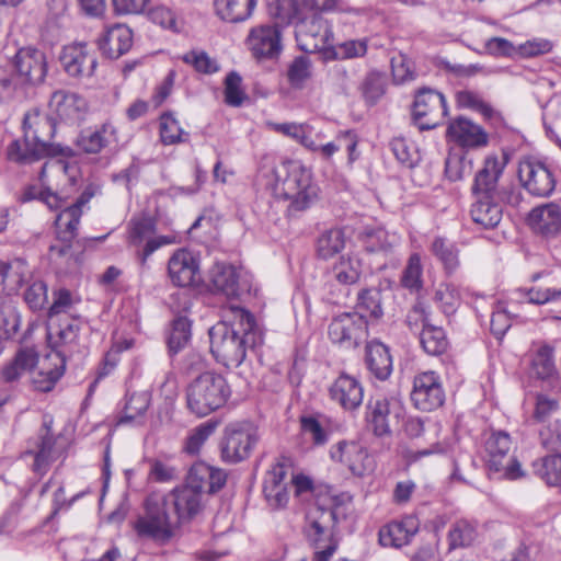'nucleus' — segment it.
Masks as SVG:
<instances>
[{
  "instance_id": "1",
  "label": "nucleus",
  "mask_w": 561,
  "mask_h": 561,
  "mask_svg": "<svg viewBox=\"0 0 561 561\" xmlns=\"http://www.w3.org/2000/svg\"><path fill=\"white\" fill-rule=\"evenodd\" d=\"M65 160H48L39 172V181L44 188L41 191V201L53 210H60L55 219L56 234L64 245H50L49 251L58 256L68 253L71 242L78 236V227L84 208L95 194V187L89 185L76 201L70 202L73 188V174Z\"/></svg>"
},
{
  "instance_id": "2",
  "label": "nucleus",
  "mask_w": 561,
  "mask_h": 561,
  "mask_svg": "<svg viewBox=\"0 0 561 561\" xmlns=\"http://www.w3.org/2000/svg\"><path fill=\"white\" fill-rule=\"evenodd\" d=\"M222 318L209 330L210 351L217 362L237 368L245 359L248 348L263 342V332L254 316L239 306L225 308Z\"/></svg>"
},
{
  "instance_id": "3",
  "label": "nucleus",
  "mask_w": 561,
  "mask_h": 561,
  "mask_svg": "<svg viewBox=\"0 0 561 561\" xmlns=\"http://www.w3.org/2000/svg\"><path fill=\"white\" fill-rule=\"evenodd\" d=\"M23 140H14L8 147L11 161L28 164L47 157H71L73 151L68 146L51 142L55 122L48 115L33 111L24 116Z\"/></svg>"
},
{
  "instance_id": "4",
  "label": "nucleus",
  "mask_w": 561,
  "mask_h": 561,
  "mask_svg": "<svg viewBox=\"0 0 561 561\" xmlns=\"http://www.w3.org/2000/svg\"><path fill=\"white\" fill-rule=\"evenodd\" d=\"M274 195L288 201L287 211L290 216L309 208L318 197V188L312 184L311 172L296 160L282 162L274 169Z\"/></svg>"
},
{
  "instance_id": "5",
  "label": "nucleus",
  "mask_w": 561,
  "mask_h": 561,
  "mask_svg": "<svg viewBox=\"0 0 561 561\" xmlns=\"http://www.w3.org/2000/svg\"><path fill=\"white\" fill-rule=\"evenodd\" d=\"M351 497L345 494H332L331 492L319 493L313 508L307 515L308 525L305 534L308 542L314 549H322L336 542L333 538L335 525L346 517V504Z\"/></svg>"
},
{
  "instance_id": "6",
  "label": "nucleus",
  "mask_w": 561,
  "mask_h": 561,
  "mask_svg": "<svg viewBox=\"0 0 561 561\" xmlns=\"http://www.w3.org/2000/svg\"><path fill=\"white\" fill-rule=\"evenodd\" d=\"M186 407L198 417L222 408L231 396L227 379L215 371H205L186 387Z\"/></svg>"
},
{
  "instance_id": "7",
  "label": "nucleus",
  "mask_w": 561,
  "mask_h": 561,
  "mask_svg": "<svg viewBox=\"0 0 561 561\" xmlns=\"http://www.w3.org/2000/svg\"><path fill=\"white\" fill-rule=\"evenodd\" d=\"M179 527L176 517L172 515L165 500L152 493L144 503V513L133 523V528L140 539L164 545L175 535Z\"/></svg>"
},
{
  "instance_id": "8",
  "label": "nucleus",
  "mask_w": 561,
  "mask_h": 561,
  "mask_svg": "<svg viewBox=\"0 0 561 561\" xmlns=\"http://www.w3.org/2000/svg\"><path fill=\"white\" fill-rule=\"evenodd\" d=\"M298 47L306 53L328 50L332 46L333 32L329 22L317 13L298 20L295 24Z\"/></svg>"
},
{
  "instance_id": "9",
  "label": "nucleus",
  "mask_w": 561,
  "mask_h": 561,
  "mask_svg": "<svg viewBox=\"0 0 561 561\" xmlns=\"http://www.w3.org/2000/svg\"><path fill=\"white\" fill-rule=\"evenodd\" d=\"M366 410V421L376 436L390 435L405 414L402 401L393 397L371 398Z\"/></svg>"
},
{
  "instance_id": "10",
  "label": "nucleus",
  "mask_w": 561,
  "mask_h": 561,
  "mask_svg": "<svg viewBox=\"0 0 561 561\" xmlns=\"http://www.w3.org/2000/svg\"><path fill=\"white\" fill-rule=\"evenodd\" d=\"M512 440L505 432H494L485 442V450L489 456V469L499 473V477L516 480L524 476L520 463L510 456Z\"/></svg>"
},
{
  "instance_id": "11",
  "label": "nucleus",
  "mask_w": 561,
  "mask_h": 561,
  "mask_svg": "<svg viewBox=\"0 0 561 561\" xmlns=\"http://www.w3.org/2000/svg\"><path fill=\"white\" fill-rule=\"evenodd\" d=\"M259 432L251 423H236L227 426L221 447L225 461L236 463L247 459L259 442Z\"/></svg>"
},
{
  "instance_id": "12",
  "label": "nucleus",
  "mask_w": 561,
  "mask_h": 561,
  "mask_svg": "<svg viewBox=\"0 0 561 561\" xmlns=\"http://www.w3.org/2000/svg\"><path fill=\"white\" fill-rule=\"evenodd\" d=\"M328 333L335 344L347 348L357 347L368 335V322L357 311L343 312L332 319Z\"/></svg>"
},
{
  "instance_id": "13",
  "label": "nucleus",
  "mask_w": 561,
  "mask_h": 561,
  "mask_svg": "<svg viewBox=\"0 0 561 561\" xmlns=\"http://www.w3.org/2000/svg\"><path fill=\"white\" fill-rule=\"evenodd\" d=\"M413 119L420 129H433L447 115L445 96L432 89H421L413 103Z\"/></svg>"
},
{
  "instance_id": "14",
  "label": "nucleus",
  "mask_w": 561,
  "mask_h": 561,
  "mask_svg": "<svg viewBox=\"0 0 561 561\" xmlns=\"http://www.w3.org/2000/svg\"><path fill=\"white\" fill-rule=\"evenodd\" d=\"M508 162L505 153L501 156L489 154L483 161L482 168L476 173L471 192L473 196L500 197L502 195L499 180Z\"/></svg>"
},
{
  "instance_id": "15",
  "label": "nucleus",
  "mask_w": 561,
  "mask_h": 561,
  "mask_svg": "<svg viewBox=\"0 0 561 561\" xmlns=\"http://www.w3.org/2000/svg\"><path fill=\"white\" fill-rule=\"evenodd\" d=\"M413 405L421 411L438 409L445 401V392L439 376L434 371H424L414 377L411 391Z\"/></svg>"
},
{
  "instance_id": "16",
  "label": "nucleus",
  "mask_w": 561,
  "mask_h": 561,
  "mask_svg": "<svg viewBox=\"0 0 561 561\" xmlns=\"http://www.w3.org/2000/svg\"><path fill=\"white\" fill-rule=\"evenodd\" d=\"M518 178L522 185L534 196L546 197L554 190V178L541 161L524 159L519 162Z\"/></svg>"
},
{
  "instance_id": "17",
  "label": "nucleus",
  "mask_w": 561,
  "mask_h": 561,
  "mask_svg": "<svg viewBox=\"0 0 561 561\" xmlns=\"http://www.w3.org/2000/svg\"><path fill=\"white\" fill-rule=\"evenodd\" d=\"M12 66L21 83L39 84L47 73L46 55L34 47L20 48L12 59Z\"/></svg>"
},
{
  "instance_id": "18",
  "label": "nucleus",
  "mask_w": 561,
  "mask_h": 561,
  "mask_svg": "<svg viewBox=\"0 0 561 561\" xmlns=\"http://www.w3.org/2000/svg\"><path fill=\"white\" fill-rule=\"evenodd\" d=\"M446 136L449 141L467 150L480 149L489 144V134L485 129L465 116L449 121Z\"/></svg>"
},
{
  "instance_id": "19",
  "label": "nucleus",
  "mask_w": 561,
  "mask_h": 561,
  "mask_svg": "<svg viewBox=\"0 0 561 561\" xmlns=\"http://www.w3.org/2000/svg\"><path fill=\"white\" fill-rule=\"evenodd\" d=\"M60 62L65 71L75 78H90L98 66L95 54L85 43H73L64 47Z\"/></svg>"
},
{
  "instance_id": "20",
  "label": "nucleus",
  "mask_w": 561,
  "mask_h": 561,
  "mask_svg": "<svg viewBox=\"0 0 561 561\" xmlns=\"http://www.w3.org/2000/svg\"><path fill=\"white\" fill-rule=\"evenodd\" d=\"M169 506L172 515L176 517V523L191 519L202 510L201 492L190 484L175 488L170 493L162 495Z\"/></svg>"
},
{
  "instance_id": "21",
  "label": "nucleus",
  "mask_w": 561,
  "mask_h": 561,
  "mask_svg": "<svg viewBox=\"0 0 561 561\" xmlns=\"http://www.w3.org/2000/svg\"><path fill=\"white\" fill-rule=\"evenodd\" d=\"M156 230L154 220L150 217H137L133 218L129 222V241L130 243L138 245L146 241V245L142 251V262L150 256L156 250L162 245L171 244L175 241L172 236H160L151 238Z\"/></svg>"
},
{
  "instance_id": "22",
  "label": "nucleus",
  "mask_w": 561,
  "mask_h": 561,
  "mask_svg": "<svg viewBox=\"0 0 561 561\" xmlns=\"http://www.w3.org/2000/svg\"><path fill=\"white\" fill-rule=\"evenodd\" d=\"M168 273L171 282L180 287L193 286L201 282L198 261L185 249L175 251L170 257Z\"/></svg>"
},
{
  "instance_id": "23",
  "label": "nucleus",
  "mask_w": 561,
  "mask_h": 561,
  "mask_svg": "<svg viewBox=\"0 0 561 561\" xmlns=\"http://www.w3.org/2000/svg\"><path fill=\"white\" fill-rule=\"evenodd\" d=\"M38 367L32 371V383L42 392L50 391L65 371V353L54 351L37 362Z\"/></svg>"
},
{
  "instance_id": "24",
  "label": "nucleus",
  "mask_w": 561,
  "mask_h": 561,
  "mask_svg": "<svg viewBox=\"0 0 561 561\" xmlns=\"http://www.w3.org/2000/svg\"><path fill=\"white\" fill-rule=\"evenodd\" d=\"M248 44L256 58H274L282 51L280 30L277 24L253 27Z\"/></svg>"
},
{
  "instance_id": "25",
  "label": "nucleus",
  "mask_w": 561,
  "mask_h": 561,
  "mask_svg": "<svg viewBox=\"0 0 561 561\" xmlns=\"http://www.w3.org/2000/svg\"><path fill=\"white\" fill-rule=\"evenodd\" d=\"M133 37V31L126 24L116 23L106 27L96 43L105 57L117 59L130 49Z\"/></svg>"
},
{
  "instance_id": "26",
  "label": "nucleus",
  "mask_w": 561,
  "mask_h": 561,
  "mask_svg": "<svg viewBox=\"0 0 561 561\" xmlns=\"http://www.w3.org/2000/svg\"><path fill=\"white\" fill-rule=\"evenodd\" d=\"M329 394L344 410L354 411L363 402L364 389L355 377L343 373L330 386Z\"/></svg>"
},
{
  "instance_id": "27",
  "label": "nucleus",
  "mask_w": 561,
  "mask_h": 561,
  "mask_svg": "<svg viewBox=\"0 0 561 561\" xmlns=\"http://www.w3.org/2000/svg\"><path fill=\"white\" fill-rule=\"evenodd\" d=\"M227 482V473L207 465L206 462H195L187 474L186 483L201 492L214 494L221 490Z\"/></svg>"
},
{
  "instance_id": "28",
  "label": "nucleus",
  "mask_w": 561,
  "mask_h": 561,
  "mask_svg": "<svg viewBox=\"0 0 561 561\" xmlns=\"http://www.w3.org/2000/svg\"><path fill=\"white\" fill-rule=\"evenodd\" d=\"M331 457L347 466L356 476H363L373 469V460L367 450L355 442L339 443L336 449L331 451Z\"/></svg>"
},
{
  "instance_id": "29",
  "label": "nucleus",
  "mask_w": 561,
  "mask_h": 561,
  "mask_svg": "<svg viewBox=\"0 0 561 561\" xmlns=\"http://www.w3.org/2000/svg\"><path fill=\"white\" fill-rule=\"evenodd\" d=\"M87 101L79 94L66 90L55 91L49 100V108L64 121H77L87 110Z\"/></svg>"
},
{
  "instance_id": "30",
  "label": "nucleus",
  "mask_w": 561,
  "mask_h": 561,
  "mask_svg": "<svg viewBox=\"0 0 561 561\" xmlns=\"http://www.w3.org/2000/svg\"><path fill=\"white\" fill-rule=\"evenodd\" d=\"M419 530V520L413 516L400 522H392L379 530V542L383 547H402L408 545Z\"/></svg>"
},
{
  "instance_id": "31",
  "label": "nucleus",
  "mask_w": 561,
  "mask_h": 561,
  "mask_svg": "<svg viewBox=\"0 0 561 561\" xmlns=\"http://www.w3.org/2000/svg\"><path fill=\"white\" fill-rule=\"evenodd\" d=\"M528 224L536 232L556 236L561 231V208L556 204L536 207L528 215Z\"/></svg>"
},
{
  "instance_id": "32",
  "label": "nucleus",
  "mask_w": 561,
  "mask_h": 561,
  "mask_svg": "<svg viewBox=\"0 0 561 561\" xmlns=\"http://www.w3.org/2000/svg\"><path fill=\"white\" fill-rule=\"evenodd\" d=\"M501 201L502 195L489 198L474 196V203L470 209L472 220L485 229L496 227L503 215Z\"/></svg>"
},
{
  "instance_id": "33",
  "label": "nucleus",
  "mask_w": 561,
  "mask_h": 561,
  "mask_svg": "<svg viewBox=\"0 0 561 561\" xmlns=\"http://www.w3.org/2000/svg\"><path fill=\"white\" fill-rule=\"evenodd\" d=\"M0 276L9 293H18L26 283L32 280L33 273L23 259H13L0 263Z\"/></svg>"
},
{
  "instance_id": "34",
  "label": "nucleus",
  "mask_w": 561,
  "mask_h": 561,
  "mask_svg": "<svg viewBox=\"0 0 561 561\" xmlns=\"http://www.w3.org/2000/svg\"><path fill=\"white\" fill-rule=\"evenodd\" d=\"M209 278L214 288L229 298H236L241 293L240 271L232 265L215 264L209 272Z\"/></svg>"
},
{
  "instance_id": "35",
  "label": "nucleus",
  "mask_w": 561,
  "mask_h": 561,
  "mask_svg": "<svg viewBox=\"0 0 561 561\" xmlns=\"http://www.w3.org/2000/svg\"><path fill=\"white\" fill-rule=\"evenodd\" d=\"M365 363L369 371L379 380H386L392 371V357L389 348L379 341L367 343Z\"/></svg>"
},
{
  "instance_id": "36",
  "label": "nucleus",
  "mask_w": 561,
  "mask_h": 561,
  "mask_svg": "<svg viewBox=\"0 0 561 561\" xmlns=\"http://www.w3.org/2000/svg\"><path fill=\"white\" fill-rule=\"evenodd\" d=\"M256 4L255 0H215L216 14L225 22L239 23L248 20Z\"/></svg>"
},
{
  "instance_id": "37",
  "label": "nucleus",
  "mask_w": 561,
  "mask_h": 561,
  "mask_svg": "<svg viewBox=\"0 0 561 561\" xmlns=\"http://www.w3.org/2000/svg\"><path fill=\"white\" fill-rule=\"evenodd\" d=\"M115 139L116 129L110 122H106L95 130L82 133L78 145L87 153H99Z\"/></svg>"
},
{
  "instance_id": "38",
  "label": "nucleus",
  "mask_w": 561,
  "mask_h": 561,
  "mask_svg": "<svg viewBox=\"0 0 561 561\" xmlns=\"http://www.w3.org/2000/svg\"><path fill=\"white\" fill-rule=\"evenodd\" d=\"M37 362L38 356L33 348H22L16 353L14 359L3 367L2 376L5 381H14L25 371L33 369Z\"/></svg>"
},
{
  "instance_id": "39",
  "label": "nucleus",
  "mask_w": 561,
  "mask_h": 561,
  "mask_svg": "<svg viewBox=\"0 0 561 561\" xmlns=\"http://www.w3.org/2000/svg\"><path fill=\"white\" fill-rule=\"evenodd\" d=\"M332 277L342 285L355 284L362 273L360 260L355 255H343L332 267Z\"/></svg>"
},
{
  "instance_id": "40",
  "label": "nucleus",
  "mask_w": 561,
  "mask_h": 561,
  "mask_svg": "<svg viewBox=\"0 0 561 561\" xmlns=\"http://www.w3.org/2000/svg\"><path fill=\"white\" fill-rule=\"evenodd\" d=\"M356 310L365 318L369 316L373 320H379L383 316L381 305V291L378 288H365L357 294Z\"/></svg>"
},
{
  "instance_id": "41",
  "label": "nucleus",
  "mask_w": 561,
  "mask_h": 561,
  "mask_svg": "<svg viewBox=\"0 0 561 561\" xmlns=\"http://www.w3.org/2000/svg\"><path fill=\"white\" fill-rule=\"evenodd\" d=\"M268 14L279 26L289 25L299 20V7L297 0H268Z\"/></svg>"
},
{
  "instance_id": "42",
  "label": "nucleus",
  "mask_w": 561,
  "mask_h": 561,
  "mask_svg": "<svg viewBox=\"0 0 561 561\" xmlns=\"http://www.w3.org/2000/svg\"><path fill=\"white\" fill-rule=\"evenodd\" d=\"M534 471L549 485L561 484V454L550 455L534 461Z\"/></svg>"
},
{
  "instance_id": "43",
  "label": "nucleus",
  "mask_w": 561,
  "mask_h": 561,
  "mask_svg": "<svg viewBox=\"0 0 561 561\" xmlns=\"http://www.w3.org/2000/svg\"><path fill=\"white\" fill-rule=\"evenodd\" d=\"M345 247V236L341 229L334 228L324 231L318 239L317 253L328 260L340 253Z\"/></svg>"
},
{
  "instance_id": "44",
  "label": "nucleus",
  "mask_w": 561,
  "mask_h": 561,
  "mask_svg": "<svg viewBox=\"0 0 561 561\" xmlns=\"http://www.w3.org/2000/svg\"><path fill=\"white\" fill-rule=\"evenodd\" d=\"M420 341L424 351L433 356L444 353L448 345L444 330L432 323L422 329Z\"/></svg>"
},
{
  "instance_id": "45",
  "label": "nucleus",
  "mask_w": 561,
  "mask_h": 561,
  "mask_svg": "<svg viewBox=\"0 0 561 561\" xmlns=\"http://www.w3.org/2000/svg\"><path fill=\"white\" fill-rule=\"evenodd\" d=\"M434 301L438 305L440 311L449 317L454 314L461 304V297L458 288L448 283L439 284L434 294Z\"/></svg>"
},
{
  "instance_id": "46",
  "label": "nucleus",
  "mask_w": 561,
  "mask_h": 561,
  "mask_svg": "<svg viewBox=\"0 0 561 561\" xmlns=\"http://www.w3.org/2000/svg\"><path fill=\"white\" fill-rule=\"evenodd\" d=\"M431 252L442 262L447 273H453L458 267V250L446 239L436 237L431 243Z\"/></svg>"
},
{
  "instance_id": "47",
  "label": "nucleus",
  "mask_w": 561,
  "mask_h": 561,
  "mask_svg": "<svg viewBox=\"0 0 561 561\" xmlns=\"http://www.w3.org/2000/svg\"><path fill=\"white\" fill-rule=\"evenodd\" d=\"M456 102L459 107L478 112L488 119L492 118L495 114L493 107L484 101L482 95L472 90L458 91Z\"/></svg>"
},
{
  "instance_id": "48",
  "label": "nucleus",
  "mask_w": 561,
  "mask_h": 561,
  "mask_svg": "<svg viewBox=\"0 0 561 561\" xmlns=\"http://www.w3.org/2000/svg\"><path fill=\"white\" fill-rule=\"evenodd\" d=\"M368 49L367 38H356L342 42L331 46L328 50V57L335 59H353L364 57Z\"/></svg>"
},
{
  "instance_id": "49",
  "label": "nucleus",
  "mask_w": 561,
  "mask_h": 561,
  "mask_svg": "<svg viewBox=\"0 0 561 561\" xmlns=\"http://www.w3.org/2000/svg\"><path fill=\"white\" fill-rule=\"evenodd\" d=\"M422 276L423 266L421 256L419 253H412L402 271L401 285L411 291H419L423 287Z\"/></svg>"
},
{
  "instance_id": "50",
  "label": "nucleus",
  "mask_w": 561,
  "mask_h": 561,
  "mask_svg": "<svg viewBox=\"0 0 561 561\" xmlns=\"http://www.w3.org/2000/svg\"><path fill=\"white\" fill-rule=\"evenodd\" d=\"M160 137L164 145L185 142L188 133L184 131L179 121L170 113L160 116Z\"/></svg>"
},
{
  "instance_id": "51",
  "label": "nucleus",
  "mask_w": 561,
  "mask_h": 561,
  "mask_svg": "<svg viewBox=\"0 0 561 561\" xmlns=\"http://www.w3.org/2000/svg\"><path fill=\"white\" fill-rule=\"evenodd\" d=\"M80 327L78 320L72 319L59 324L57 328H49L48 339L54 347H61L75 344L78 340Z\"/></svg>"
},
{
  "instance_id": "52",
  "label": "nucleus",
  "mask_w": 561,
  "mask_h": 561,
  "mask_svg": "<svg viewBox=\"0 0 561 561\" xmlns=\"http://www.w3.org/2000/svg\"><path fill=\"white\" fill-rule=\"evenodd\" d=\"M191 335L190 320L185 317H178L174 319L168 340L170 352L176 354L183 350L188 344Z\"/></svg>"
},
{
  "instance_id": "53",
  "label": "nucleus",
  "mask_w": 561,
  "mask_h": 561,
  "mask_svg": "<svg viewBox=\"0 0 561 561\" xmlns=\"http://www.w3.org/2000/svg\"><path fill=\"white\" fill-rule=\"evenodd\" d=\"M26 288L23 294L24 301L33 311L45 308L48 301V288L42 279H34L25 284Z\"/></svg>"
},
{
  "instance_id": "54",
  "label": "nucleus",
  "mask_w": 561,
  "mask_h": 561,
  "mask_svg": "<svg viewBox=\"0 0 561 561\" xmlns=\"http://www.w3.org/2000/svg\"><path fill=\"white\" fill-rule=\"evenodd\" d=\"M217 426L215 422H204L193 428L184 444V451L188 455H196L199 453L205 442L213 435Z\"/></svg>"
},
{
  "instance_id": "55",
  "label": "nucleus",
  "mask_w": 561,
  "mask_h": 561,
  "mask_svg": "<svg viewBox=\"0 0 561 561\" xmlns=\"http://www.w3.org/2000/svg\"><path fill=\"white\" fill-rule=\"evenodd\" d=\"M150 404V394L146 391L131 393L125 403L121 423H127L144 415Z\"/></svg>"
},
{
  "instance_id": "56",
  "label": "nucleus",
  "mask_w": 561,
  "mask_h": 561,
  "mask_svg": "<svg viewBox=\"0 0 561 561\" xmlns=\"http://www.w3.org/2000/svg\"><path fill=\"white\" fill-rule=\"evenodd\" d=\"M20 327V316L15 308L0 298V340L13 336Z\"/></svg>"
},
{
  "instance_id": "57",
  "label": "nucleus",
  "mask_w": 561,
  "mask_h": 561,
  "mask_svg": "<svg viewBox=\"0 0 561 561\" xmlns=\"http://www.w3.org/2000/svg\"><path fill=\"white\" fill-rule=\"evenodd\" d=\"M273 129L277 133H280L305 148H314L313 139L309 136V126L307 124H298V123H275L272 124Z\"/></svg>"
},
{
  "instance_id": "58",
  "label": "nucleus",
  "mask_w": 561,
  "mask_h": 561,
  "mask_svg": "<svg viewBox=\"0 0 561 561\" xmlns=\"http://www.w3.org/2000/svg\"><path fill=\"white\" fill-rule=\"evenodd\" d=\"M477 537L473 525L467 520L457 522L449 530L448 538L450 548H459L471 545Z\"/></svg>"
},
{
  "instance_id": "59",
  "label": "nucleus",
  "mask_w": 561,
  "mask_h": 561,
  "mask_svg": "<svg viewBox=\"0 0 561 561\" xmlns=\"http://www.w3.org/2000/svg\"><path fill=\"white\" fill-rule=\"evenodd\" d=\"M525 296L530 304H551L561 300V288L538 284L525 289Z\"/></svg>"
},
{
  "instance_id": "60",
  "label": "nucleus",
  "mask_w": 561,
  "mask_h": 561,
  "mask_svg": "<svg viewBox=\"0 0 561 561\" xmlns=\"http://www.w3.org/2000/svg\"><path fill=\"white\" fill-rule=\"evenodd\" d=\"M242 78L239 73L231 71L225 79V102L230 106H240L247 99L242 89Z\"/></svg>"
},
{
  "instance_id": "61",
  "label": "nucleus",
  "mask_w": 561,
  "mask_h": 561,
  "mask_svg": "<svg viewBox=\"0 0 561 561\" xmlns=\"http://www.w3.org/2000/svg\"><path fill=\"white\" fill-rule=\"evenodd\" d=\"M533 368L539 378L550 377L556 370L553 348L548 345L539 347L533 359Z\"/></svg>"
},
{
  "instance_id": "62",
  "label": "nucleus",
  "mask_w": 561,
  "mask_h": 561,
  "mask_svg": "<svg viewBox=\"0 0 561 561\" xmlns=\"http://www.w3.org/2000/svg\"><path fill=\"white\" fill-rule=\"evenodd\" d=\"M311 64L308 57L298 56L289 65L287 78L289 83L295 88H301L307 79L311 76Z\"/></svg>"
},
{
  "instance_id": "63",
  "label": "nucleus",
  "mask_w": 561,
  "mask_h": 561,
  "mask_svg": "<svg viewBox=\"0 0 561 561\" xmlns=\"http://www.w3.org/2000/svg\"><path fill=\"white\" fill-rule=\"evenodd\" d=\"M55 440L51 435L47 432L41 440L38 451L35 455V461L33 469L37 473H43L48 463L56 458L54 451Z\"/></svg>"
},
{
  "instance_id": "64",
  "label": "nucleus",
  "mask_w": 561,
  "mask_h": 561,
  "mask_svg": "<svg viewBox=\"0 0 561 561\" xmlns=\"http://www.w3.org/2000/svg\"><path fill=\"white\" fill-rule=\"evenodd\" d=\"M539 438L542 447L549 450H557L561 447V421L558 419L552 422L543 423L539 430Z\"/></svg>"
}]
</instances>
